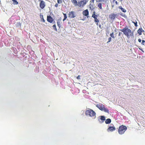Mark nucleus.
<instances>
[{
  "label": "nucleus",
  "mask_w": 145,
  "mask_h": 145,
  "mask_svg": "<svg viewBox=\"0 0 145 145\" xmlns=\"http://www.w3.org/2000/svg\"><path fill=\"white\" fill-rule=\"evenodd\" d=\"M120 30L123 32L128 38H129L133 36V32L127 27H126L123 29H120Z\"/></svg>",
  "instance_id": "nucleus-1"
},
{
  "label": "nucleus",
  "mask_w": 145,
  "mask_h": 145,
  "mask_svg": "<svg viewBox=\"0 0 145 145\" xmlns=\"http://www.w3.org/2000/svg\"><path fill=\"white\" fill-rule=\"evenodd\" d=\"M85 113L87 116L93 117L94 118L96 117L95 112L91 109H89V110H87L86 111Z\"/></svg>",
  "instance_id": "nucleus-2"
},
{
  "label": "nucleus",
  "mask_w": 145,
  "mask_h": 145,
  "mask_svg": "<svg viewBox=\"0 0 145 145\" xmlns=\"http://www.w3.org/2000/svg\"><path fill=\"white\" fill-rule=\"evenodd\" d=\"M96 106L99 109L102 111H104L105 112L109 113V112L108 110L105 108V106L102 104H97Z\"/></svg>",
  "instance_id": "nucleus-3"
},
{
  "label": "nucleus",
  "mask_w": 145,
  "mask_h": 145,
  "mask_svg": "<svg viewBox=\"0 0 145 145\" xmlns=\"http://www.w3.org/2000/svg\"><path fill=\"white\" fill-rule=\"evenodd\" d=\"M127 127L124 125H122L119 126L118 130V133L120 135L124 134L125 132L127 130Z\"/></svg>",
  "instance_id": "nucleus-4"
},
{
  "label": "nucleus",
  "mask_w": 145,
  "mask_h": 145,
  "mask_svg": "<svg viewBox=\"0 0 145 145\" xmlns=\"http://www.w3.org/2000/svg\"><path fill=\"white\" fill-rule=\"evenodd\" d=\"M87 2L88 1L86 0H83L82 1H78L77 5L80 7H83Z\"/></svg>",
  "instance_id": "nucleus-5"
},
{
  "label": "nucleus",
  "mask_w": 145,
  "mask_h": 145,
  "mask_svg": "<svg viewBox=\"0 0 145 145\" xmlns=\"http://www.w3.org/2000/svg\"><path fill=\"white\" fill-rule=\"evenodd\" d=\"M47 21L51 23L53 22L54 24H55V22L53 18L50 16H47Z\"/></svg>",
  "instance_id": "nucleus-6"
},
{
  "label": "nucleus",
  "mask_w": 145,
  "mask_h": 145,
  "mask_svg": "<svg viewBox=\"0 0 145 145\" xmlns=\"http://www.w3.org/2000/svg\"><path fill=\"white\" fill-rule=\"evenodd\" d=\"M69 17L70 18H73L75 17V12L74 11L69 12L68 14Z\"/></svg>",
  "instance_id": "nucleus-7"
},
{
  "label": "nucleus",
  "mask_w": 145,
  "mask_h": 145,
  "mask_svg": "<svg viewBox=\"0 0 145 145\" xmlns=\"http://www.w3.org/2000/svg\"><path fill=\"white\" fill-rule=\"evenodd\" d=\"M45 2L43 1H41L40 4V7L42 9H43L45 7Z\"/></svg>",
  "instance_id": "nucleus-8"
},
{
  "label": "nucleus",
  "mask_w": 145,
  "mask_h": 145,
  "mask_svg": "<svg viewBox=\"0 0 145 145\" xmlns=\"http://www.w3.org/2000/svg\"><path fill=\"white\" fill-rule=\"evenodd\" d=\"M82 14L83 15L88 16L89 15V11L87 9L84 11L82 12Z\"/></svg>",
  "instance_id": "nucleus-9"
},
{
  "label": "nucleus",
  "mask_w": 145,
  "mask_h": 145,
  "mask_svg": "<svg viewBox=\"0 0 145 145\" xmlns=\"http://www.w3.org/2000/svg\"><path fill=\"white\" fill-rule=\"evenodd\" d=\"M116 16V15L113 13L109 15V17L112 20H114Z\"/></svg>",
  "instance_id": "nucleus-10"
},
{
  "label": "nucleus",
  "mask_w": 145,
  "mask_h": 145,
  "mask_svg": "<svg viewBox=\"0 0 145 145\" xmlns=\"http://www.w3.org/2000/svg\"><path fill=\"white\" fill-rule=\"evenodd\" d=\"M116 130V128L114 127H109L107 129L108 131H112Z\"/></svg>",
  "instance_id": "nucleus-11"
},
{
  "label": "nucleus",
  "mask_w": 145,
  "mask_h": 145,
  "mask_svg": "<svg viewBox=\"0 0 145 145\" xmlns=\"http://www.w3.org/2000/svg\"><path fill=\"white\" fill-rule=\"evenodd\" d=\"M71 1L75 6L77 5L78 2L76 0H71Z\"/></svg>",
  "instance_id": "nucleus-12"
},
{
  "label": "nucleus",
  "mask_w": 145,
  "mask_h": 145,
  "mask_svg": "<svg viewBox=\"0 0 145 145\" xmlns=\"http://www.w3.org/2000/svg\"><path fill=\"white\" fill-rule=\"evenodd\" d=\"M105 122L106 124L110 123L111 122V120L109 118L107 119L106 120Z\"/></svg>",
  "instance_id": "nucleus-13"
},
{
  "label": "nucleus",
  "mask_w": 145,
  "mask_h": 145,
  "mask_svg": "<svg viewBox=\"0 0 145 145\" xmlns=\"http://www.w3.org/2000/svg\"><path fill=\"white\" fill-rule=\"evenodd\" d=\"M118 8L121 9V11L124 12H126V10L123 9L121 6H119Z\"/></svg>",
  "instance_id": "nucleus-14"
},
{
  "label": "nucleus",
  "mask_w": 145,
  "mask_h": 145,
  "mask_svg": "<svg viewBox=\"0 0 145 145\" xmlns=\"http://www.w3.org/2000/svg\"><path fill=\"white\" fill-rule=\"evenodd\" d=\"M142 28L139 29L137 31V32L139 35H141L142 34Z\"/></svg>",
  "instance_id": "nucleus-15"
},
{
  "label": "nucleus",
  "mask_w": 145,
  "mask_h": 145,
  "mask_svg": "<svg viewBox=\"0 0 145 145\" xmlns=\"http://www.w3.org/2000/svg\"><path fill=\"white\" fill-rule=\"evenodd\" d=\"M94 21L95 22L97 23L96 24L97 25H98V23L99 22V20H98L97 18H94Z\"/></svg>",
  "instance_id": "nucleus-16"
},
{
  "label": "nucleus",
  "mask_w": 145,
  "mask_h": 145,
  "mask_svg": "<svg viewBox=\"0 0 145 145\" xmlns=\"http://www.w3.org/2000/svg\"><path fill=\"white\" fill-rule=\"evenodd\" d=\"M61 23L60 21H57V26H58L59 28H60L61 27Z\"/></svg>",
  "instance_id": "nucleus-17"
},
{
  "label": "nucleus",
  "mask_w": 145,
  "mask_h": 145,
  "mask_svg": "<svg viewBox=\"0 0 145 145\" xmlns=\"http://www.w3.org/2000/svg\"><path fill=\"white\" fill-rule=\"evenodd\" d=\"M63 15H64V18L63 19V21H64L66 19L67 17L65 14L63 13Z\"/></svg>",
  "instance_id": "nucleus-18"
},
{
  "label": "nucleus",
  "mask_w": 145,
  "mask_h": 145,
  "mask_svg": "<svg viewBox=\"0 0 145 145\" xmlns=\"http://www.w3.org/2000/svg\"><path fill=\"white\" fill-rule=\"evenodd\" d=\"M13 2V4L15 5H17L18 4V2L16 0H12Z\"/></svg>",
  "instance_id": "nucleus-19"
},
{
  "label": "nucleus",
  "mask_w": 145,
  "mask_h": 145,
  "mask_svg": "<svg viewBox=\"0 0 145 145\" xmlns=\"http://www.w3.org/2000/svg\"><path fill=\"white\" fill-rule=\"evenodd\" d=\"M53 27L54 30H55L56 31H57V29L56 28V24H54L53 25Z\"/></svg>",
  "instance_id": "nucleus-20"
},
{
  "label": "nucleus",
  "mask_w": 145,
  "mask_h": 145,
  "mask_svg": "<svg viewBox=\"0 0 145 145\" xmlns=\"http://www.w3.org/2000/svg\"><path fill=\"white\" fill-rule=\"evenodd\" d=\"M100 119L103 121H105V117L103 116H101Z\"/></svg>",
  "instance_id": "nucleus-21"
},
{
  "label": "nucleus",
  "mask_w": 145,
  "mask_h": 145,
  "mask_svg": "<svg viewBox=\"0 0 145 145\" xmlns=\"http://www.w3.org/2000/svg\"><path fill=\"white\" fill-rule=\"evenodd\" d=\"M89 8L91 10H93L94 8V7H93V6L92 5H91V4H90L89 5Z\"/></svg>",
  "instance_id": "nucleus-22"
},
{
  "label": "nucleus",
  "mask_w": 145,
  "mask_h": 145,
  "mask_svg": "<svg viewBox=\"0 0 145 145\" xmlns=\"http://www.w3.org/2000/svg\"><path fill=\"white\" fill-rule=\"evenodd\" d=\"M98 7L99 8H100V9H102V4L101 3H99L98 5Z\"/></svg>",
  "instance_id": "nucleus-23"
},
{
  "label": "nucleus",
  "mask_w": 145,
  "mask_h": 145,
  "mask_svg": "<svg viewBox=\"0 0 145 145\" xmlns=\"http://www.w3.org/2000/svg\"><path fill=\"white\" fill-rule=\"evenodd\" d=\"M110 36L113 39H114L115 38V37L114 35V33L113 32L110 34Z\"/></svg>",
  "instance_id": "nucleus-24"
},
{
  "label": "nucleus",
  "mask_w": 145,
  "mask_h": 145,
  "mask_svg": "<svg viewBox=\"0 0 145 145\" xmlns=\"http://www.w3.org/2000/svg\"><path fill=\"white\" fill-rule=\"evenodd\" d=\"M41 18L42 21L44 22L45 21V20H44V19L43 18V16L42 15V17H41Z\"/></svg>",
  "instance_id": "nucleus-25"
},
{
  "label": "nucleus",
  "mask_w": 145,
  "mask_h": 145,
  "mask_svg": "<svg viewBox=\"0 0 145 145\" xmlns=\"http://www.w3.org/2000/svg\"><path fill=\"white\" fill-rule=\"evenodd\" d=\"M62 0H57V2L59 4L62 3Z\"/></svg>",
  "instance_id": "nucleus-26"
},
{
  "label": "nucleus",
  "mask_w": 145,
  "mask_h": 145,
  "mask_svg": "<svg viewBox=\"0 0 145 145\" xmlns=\"http://www.w3.org/2000/svg\"><path fill=\"white\" fill-rule=\"evenodd\" d=\"M111 37H109L108 39V41L107 42V43H108L109 42H110L111 41Z\"/></svg>",
  "instance_id": "nucleus-27"
},
{
  "label": "nucleus",
  "mask_w": 145,
  "mask_h": 145,
  "mask_svg": "<svg viewBox=\"0 0 145 145\" xmlns=\"http://www.w3.org/2000/svg\"><path fill=\"white\" fill-rule=\"evenodd\" d=\"M95 12L94 11L93 12V14L92 15V17L94 18H95Z\"/></svg>",
  "instance_id": "nucleus-28"
},
{
  "label": "nucleus",
  "mask_w": 145,
  "mask_h": 145,
  "mask_svg": "<svg viewBox=\"0 0 145 145\" xmlns=\"http://www.w3.org/2000/svg\"><path fill=\"white\" fill-rule=\"evenodd\" d=\"M107 0H99V1L100 2H105Z\"/></svg>",
  "instance_id": "nucleus-29"
},
{
  "label": "nucleus",
  "mask_w": 145,
  "mask_h": 145,
  "mask_svg": "<svg viewBox=\"0 0 145 145\" xmlns=\"http://www.w3.org/2000/svg\"><path fill=\"white\" fill-rule=\"evenodd\" d=\"M116 0H113V2H114V1H115V3L116 5H118V2H117V1H116Z\"/></svg>",
  "instance_id": "nucleus-30"
},
{
  "label": "nucleus",
  "mask_w": 145,
  "mask_h": 145,
  "mask_svg": "<svg viewBox=\"0 0 145 145\" xmlns=\"http://www.w3.org/2000/svg\"><path fill=\"white\" fill-rule=\"evenodd\" d=\"M145 42V41L144 40H142V45H144V43Z\"/></svg>",
  "instance_id": "nucleus-31"
},
{
  "label": "nucleus",
  "mask_w": 145,
  "mask_h": 145,
  "mask_svg": "<svg viewBox=\"0 0 145 145\" xmlns=\"http://www.w3.org/2000/svg\"><path fill=\"white\" fill-rule=\"evenodd\" d=\"M80 75L78 76L76 78L78 80L80 79Z\"/></svg>",
  "instance_id": "nucleus-32"
},
{
  "label": "nucleus",
  "mask_w": 145,
  "mask_h": 145,
  "mask_svg": "<svg viewBox=\"0 0 145 145\" xmlns=\"http://www.w3.org/2000/svg\"><path fill=\"white\" fill-rule=\"evenodd\" d=\"M58 6V4L57 3H56L55 5V7H57Z\"/></svg>",
  "instance_id": "nucleus-33"
},
{
  "label": "nucleus",
  "mask_w": 145,
  "mask_h": 145,
  "mask_svg": "<svg viewBox=\"0 0 145 145\" xmlns=\"http://www.w3.org/2000/svg\"><path fill=\"white\" fill-rule=\"evenodd\" d=\"M94 0H91L90 1V2H92L93 3H94Z\"/></svg>",
  "instance_id": "nucleus-34"
},
{
  "label": "nucleus",
  "mask_w": 145,
  "mask_h": 145,
  "mask_svg": "<svg viewBox=\"0 0 145 145\" xmlns=\"http://www.w3.org/2000/svg\"><path fill=\"white\" fill-rule=\"evenodd\" d=\"M121 33L120 32H119L118 36H120V35H121Z\"/></svg>",
  "instance_id": "nucleus-35"
},
{
  "label": "nucleus",
  "mask_w": 145,
  "mask_h": 145,
  "mask_svg": "<svg viewBox=\"0 0 145 145\" xmlns=\"http://www.w3.org/2000/svg\"><path fill=\"white\" fill-rule=\"evenodd\" d=\"M134 24H135V26H137V22H136L135 23H134Z\"/></svg>",
  "instance_id": "nucleus-36"
},
{
  "label": "nucleus",
  "mask_w": 145,
  "mask_h": 145,
  "mask_svg": "<svg viewBox=\"0 0 145 145\" xmlns=\"http://www.w3.org/2000/svg\"><path fill=\"white\" fill-rule=\"evenodd\" d=\"M141 40L140 39H138V41L139 42H141Z\"/></svg>",
  "instance_id": "nucleus-37"
},
{
  "label": "nucleus",
  "mask_w": 145,
  "mask_h": 145,
  "mask_svg": "<svg viewBox=\"0 0 145 145\" xmlns=\"http://www.w3.org/2000/svg\"><path fill=\"white\" fill-rule=\"evenodd\" d=\"M117 29H116L115 30H114V31L116 32L117 31Z\"/></svg>",
  "instance_id": "nucleus-38"
},
{
  "label": "nucleus",
  "mask_w": 145,
  "mask_h": 145,
  "mask_svg": "<svg viewBox=\"0 0 145 145\" xmlns=\"http://www.w3.org/2000/svg\"><path fill=\"white\" fill-rule=\"evenodd\" d=\"M95 18H97V17H98V16L97 15H95Z\"/></svg>",
  "instance_id": "nucleus-39"
},
{
  "label": "nucleus",
  "mask_w": 145,
  "mask_h": 145,
  "mask_svg": "<svg viewBox=\"0 0 145 145\" xmlns=\"http://www.w3.org/2000/svg\"><path fill=\"white\" fill-rule=\"evenodd\" d=\"M101 24L99 25V27L100 28H101Z\"/></svg>",
  "instance_id": "nucleus-40"
},
{
  "label": "nucleus",
  "mask_w": 145,
  "mask_h": 145,
  "mask_svg": "<svg viewBox=\"0 0 145 145\" xmlns=\"http://www.w3.org/2000/svg\"><path fill=\"white\" fill-rule=\"evenodd\" d=\"M112 7L113 8L114 7V5H112Z\"/></svg>",
  "instance_id": "nucleus-41"
}]
</instances>
